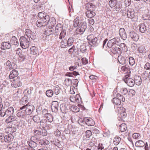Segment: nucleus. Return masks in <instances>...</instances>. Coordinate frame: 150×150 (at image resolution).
Segmentation results:
<instances>
[{
    "mask_svg": "<svg viewBox=\"0 0 150 150\" xmlns=\"http://www.w3.org/2000/svg\"><path fill=\"white\" fill-rule=\"evenodd\" d=\"M14 111V109L12 107H10L7 109L3 108L0 110V116L6 118L9 116L13 115Z\"/></svg>",
    "mask_w": 150,
    "mask_h": 150,
    "instance_id": "1",
    "label": "nucleus"
},
{
    "mask_svg": "<svg viewBox=\"0 0 150 150\" xmlns=\"http://www.w3.org/2000/svg\"><path fill=\"white\" fill-rule=\"evenodd\" d=\"M87 28L86 22L81 20L79 26L74 33V35H81L83 33Z\"/></svg>",
    "mask_w": 150,
    "mask_h": 150,
    "instance_id": "2",
    "label": "nucleus"
},
{
    "mask_svg": "<svg viewBox=\"0 0 150 150\" xmlns=\"http://www.w3.org/2000/svg\"><path fill=\"white\" fill-rule=\"evenodd\" d=\"M30 40L26 37H21L20 39V45L22 48L25 49L29 47Z\"/></svg>",
    "mask_w": 150,
    "mask_h": 150,
    "instance_id": "3",
    "label": "nucleus"
},
{
    "mask_svg": "<svg viewBox=\"0 0 150 150\" xmlns=\"http://www.w3.org/2000/svg\"><path fill=\"white\" fill-rule=\"evenodd\" d=\"M24 105L20 107L19 112L17 113V116L19 117L24 118L28 115L26 109Z\"/></svg>",
    "mask_w": 150,
    "mask_h": 150,
    "instance_id": "4",
    "label": "nucleus"
},
{
    "mask_svg": "<svg viewBox=\"0 0 150 150\" xmlns=\"http://www.w3.org/2000/svg\"><path fill=\"white\" fill-rule=\"evenodd\" d=\"M17 118L15 115H10L8 116V117L6 119L5 122L7 124H15L17 122ZM15 125V124H14Z\"/></svg>",
    "mask_w": 150,
    "mask_h": 150,
    "instance_id": "5",
    "label": "nucleus"
},
{
    "mask_svg": "<svg viewBox=\"0 0 150 150\" xmlns=\"http://www.w3.org/2000/svg\"><path fill=\"white\" fill-rule=\"evenodd\" d=\"M5 68L6 70H10L12 69H15L17 67V65L15 63H11L9 60H7L5 64Z\"/></svg>",
    "mask_w": 150,
    "mask_h": 150,
    "instance_id": "6",
    "label": "nucleus"
},
{
    "mask_svg": "<svg viewBox=\"0 0 150 150\" xmlns=\"http://www.w3.org/2000/svg\"><path fill=\"white\" fill-rule=\"evenodd\" d=\"M25 35L27 36V39L29 40H34L36 36L35 33L29 29H26L25 30Z\"/></svg>",
    "mask_w": 150,
    "mask_h": 150,
    "instance_id": "7",
    "label": "nucleus"
},
{
    "mask_svg": "<svg viewBox=\"0 0 150 150\" xmlns=\"http://www.w3.org/2000/svg\"><path fill=\"white\" fill-rule=\"evenodd\" d=\"M123 80L127 85L130 87H133L134 85V80L128 78L127 76L123 78Z\"/></svg>",
    "mask_w": 150,
    "mask_h": 150,
    "instance_id": "8",
    "label": "nucleus"
},
{
    "mask_svg": "<svg viewBox=\"0 0 150 150\" xmlns=\"http://www.w3.org/2000/svg\"><path fill=\"white\" fill-rule=\"evenodd\" d=\"M70 100L72 102H77L79 103H82L81 98L79 94L70 96Z\"/></svg>",
    "mask_w": 150,
    "mask_h": 150,
    "instance_id": "9",
    "label": "nucleus"
},
{
    "mask_svg": "<svg viewBox=\"0 0 150 150\" xmlns=\"http://www.w3.org/2000/svg\"><path fill=\"white\" fill-rule=\"evenodd\" d=\"M12 87L15 88L18 87L22 85V83L20 78L18 77L14 79L11 83Z\"/></svg>",
    "mask_w": 150,
    "mask_h": 150,
    "instance_id": "10",
    "label": "nucleus"
},
{
    "mask_svg": "<svg viewBox=\"0 0 150 150\" xmlns=\"http://www.w3.org/2000/svg\"><path fill=\"white\" fill-rule=\"evenodd\" d=\"M48 21L40 19L36 22V24L39 27L45 26L48 23Z\"/></svg>",
    "mask_w": 150,
    "mask_h": 150,
    "instance_id": "11",
    "label": "nucleus"
},
{
    "mask_svg": "<svg viewBox=\"0 0 150 150\" xmlns=\"http://www.w3.org/2000/svg\"><path fill=\"white\" fill-rule=\"evenodd\" d=\"M69 105L68 104H62L60 107L61 112L63 113H66L68 111V108H69Z\"/></svg>",
    "mask_w": 150,
    "mask_h": 150,
    "instance_id": "12",
    "label": "nucleus"
},
{
    "mask_svg": "<svg viewBox=\"0 0 150 150\" xmlns=\"http://www.w3.org/2000/svg\"><path fill=\"white\" fill-rule=\"evenodd\" d=\"M117 59L119 63L122 65H124L127 63L128 60V59L127 57H124L121 55L118 56Z\"/></svg>",
    "mask_w": 150,
    "mask_h": 150,
    "instance_id": "13",
    "label": "nucleus"
},
{
    "mask_svg": "<svg viewBox=\"0 0 150 150\" xmlns=\"http://www.w3.org/2000/svg\"><path fill=\"white\" fill-rule=\"evenodd\" d=\"M38 16L41 19L49 21V16L44 12L39 13Z\"/></svg>",
    "mask_w": 150,
    "mask_h": 150,
    "instance_id": "14",
    "label": "nucleus"
},
{
    "mask_svg": "<svg viewBox=\"0 0 150 150\" xmlns=\"http://www.w3.org/2000/svg\"><path fill=\"white\" fill-rule=\"evenodd\" d=\"M25 106L26 112L28 115H30L35 110V107L32 105H24Z\"/></svg>",
    "mask_w": 150,
    "mask_h": 150,
    "instance_id": "15",
    "label": "nucleus"
},
{
    "mask_svg": "<svg viewBox=\"0 0 150 150\" xmlns=\"http://www.w3.org/2000/svg\"><path fill=\"white\" fill-rule=\"evenodd\" d=\"M83 121L88 126H93L95 124L94 121L91 118H85L84 119Z\"/></svg>",
    "mask_w": 150,
    "mask_h": 150,
    "instance_id": "16",
    "label": "nucleus"
},
{
    "mask_svg": "<svg viewBox=\"0 0 150 150\" xmlns=\"http://www.w3.org/2000/svg\"><path fill=\"white\" fill-rule=\"evenodd\" d=\"M119 34L121 38L123 40H125L127 38V35L124 28H121L120 29Z\"/></svg>",
    "mask_w": 150,
    "mask_h": 150,
    "instance_id": "17",
    "label": "nucleus"
},
{
    "mask_svg": "<svg viewBox=\"0 0 150 150\" xmlns=\"http://www.w3.org/2000/svg\"><path fill=\"white\" fill-rule=\"evenodd\" d=\"M129 36L133 40L136 41L138 40L139 38L138 35L133 31L129 32Z\"/></svg>",
    "mask_w": 150,
    "mask_h": 150,
    "instance_id": "18",
    "label": "nucleus"
},
{
    "mask_svg": "<svg viewBox=\"0 0 150 150\" xmlns=\"http://www.w3.org/2000/svg\"><path fill=\"white\" fill-rule=\"evenodd\" d=\"M11 43L9 42H3L2 43L1 45V48L2 50H6L9 49L11 47Z\"/></svg>",
    "mask_w": 150,
    "mask_h": 150,
    "instance_id": "19",
    "label": "nucleus"
},
{
    "mask_svg": "<svg viewBox=\"0 0 150 150\" xmlns=\"http://www.w3.org/2000/svg\"><path fill=\"white\" fill-rule=\"evenodd\" d=\"M88 43L91 47L97 46L98 44L97 38L94 37L91 41L88 42Z\"/></svg>",
    "mask_w": 150,
    "mask_h": 150,
    "instance_id": "20",
    "label": "nucleus"
},
{
    "mask_svg": "<svg viewBox=\"0 0 150 150\" xmlns=\"http://www.w3.org/2000/svg\"><path fill=\"white\" fill-rule=\"evenodd\" d=\"M18 74V71L15 69H13L10 72L9 77L10 79H15L17 77Z\"/></svg>",
    "mask_w": 150,
    "mask_h": 150,
    "instance_id": "21",
    "label": "nucleus"
},
{
    "mask_svg": "<svg viewBox=\"0 0 150 150\" xmlns=\"http://www.w3.org/2000/svg\"><path fill=\"white\" fill-rule=\"evenodd\" d=\"M13 136L11 134H9L4 136V141L6 142L9 143L13 140Z\"/></svg>",
    "mask_w": 150,
    "mask_h": 150,
    "instance_id": "22",
    "label": "nucleus"
},
{
    "mask_svg": "<svg viewBox=\"0 0 150 150\" xmlns=\"http://www.w3.org/2000/svg\"><path fill=\"white\" fill-rule=\"evenodd\" d=\"M135 12L133 10L130 9L127 12V16L128 18L130 19L133 18L135 16Z\"/></svg>",
    "mask_w": 150,
    "mask_h": 150,
    "instance_id": "23",
    "label": "nucleus"
},
{
    "mask_svg": "<svg viewBox=\"0 0 150 150\" xmlns=\"http://www.w3.org/2000/svg\"><path fill=\"white\" fill-rule=\"evenodd\" d=\"M54 30L52 28L50 27L46 28L45 29L44 34L47 36H49L50 35L54 33Z\"/></svg>",
    "mask_w": 150,
    "mask_h": 150,
    "instance_id": "24",
    "label": "nucleus"
},
{
    "mask_svg": "<svg viewBox=\"0 0 150 150\" xmlns=\"http://www.w3.org/2000/svg\"><path fill=\"white\" fill-rule=\"evenodd\" d=\"M111 51L114 54H117L120 55L122 53L121 49L117 47H113L111 49Z\"/></svg>",
    "mask_w": 150,
    "mask_h": 150,
    "instance_id": "25",
    "label": "nucleus"
},
{
    "mask_svg": "<svg viewBox=\"0 0 150 150\" xmlns=\"http://www.w3.org/2000/svg\"><path fill=\"white\" fill-rule=\"evenodd\" d=\"M81 20H83L82 18L77 17L74 21V28L78 27Z\"/></svg>",
    "mask_w": 150,
    "mask_h": 150,
    "instance_id": "26",
    "label": "nucleus"
},
{
    "mask_svg": "<svg viewBox=\"0 0 150 150\" xmlns=\"http://www.w3.org/2000/svg\"><path fill=\"white\" fill-rule=\"evenodd\" d=\"M117 41L115 38H113L109 40L107 44L108 47L110 48L114 45L116 44Z\"/></svg>",
    "mask_w": 150,
    "mask_h": 150,
    "instance_id": "27",
    "label": "nucleus"
},
{
    "mask_svg": "<svg viewBox=\"0 0 150 150\" xmlns=\"http://www.w3.org/2000/svg\"><path fill=\"white\" fill-rule=\"evenodd\" d=\"M86 16L89 18H91L96 15L95 12L91 10H88L86 11Z\"/></svg>",
    "mask_w": 150,
    "mask_h": 150,
    "instance_id": "28",
    "label": "nucleus"
},
{
    "mask_svg": "<svg viewBox=\"0 0 150 150\" xmlns=\"http://www.w3.org/2000/svg\"><path fill=\"white\" fill-rule=\"evenodd\" d=\"M11 43L13 45L18 46L19 45V42L18 40L14 36L12 37L10 40Z\"/></svg>",
    "mask_w": 150,
    "mask_h": 150,
    "instance_id": "29",
    "label": "nucleus"
},
{
    "mask_svg": "<svg viewBox=\"0 0 150 150\" xmlns=\"http://www.w3.org/2000/svg\"><path fill=\"white\" fill-rule=\"evenodd\" d=\"M134 83L137 85H141L142 83V79L140 76H136L134 77Z\"/></svg>",
    "mask_w": 150,
    "mask_h": 150,
    "instance_id": "30",
    "label": "nucleus"
},
{
    "mask_svg": "<svg viewBox=\"0 0 150 150\" xmlns=\"http://www.w3.org/2000/svg\"><path fill=\"white\" fill-rule=\"evenodd\" d=\"M53 93L56 95H58L60 92V88L58 85H56L54 86L52 89Z\"/></svg>",
    "mask_w": 150,
    "mask_h": 150,
    "instance_id": "31",
    "label": "nucleus"
},
{
    "mask_svg": "<svg viewBox=\"0 0 150 150\" xmlns=\"http://www.w3.org/2000/svg\"><path fill=\"white\" fill-rule=\"evenodd\" d=\"M139 31L141 33H144L146 30V26L144 23L139 25Z\"/></svg>",
    "mask_w": 150,
    "mask_h": 150,
    "instance_id": "32",
    "label": "nucleus"
},
{
    "mask_svg": "<svg viewBox=\"0 0 150 150\" xmlns=\"http://www.w3.org/2000/svg\"><path fill=\"white\" fill-rule=\"evenodd\" d=\"M8 133L11 134L15 132L16 130V129L14 127H8L6 129Z\"/></svg>",
    "mask_w": 150,
    "mask_h": 150,
    "instance_id": "33",
    "label": "nucleus"
},
{
    "mask_svg": "<svg viewBox=\"0 0 150 150\" xmlns=\"http://www.w3.org/2000/svg\"><path fill=\"white\" fill-rule=\"evenodd\" d=\"M13 97L17 98H19L21 94V92L18 89H17L13 91Z\"/></svg>",
    "mask_w": 150,
    "mask_h": 150,
    "instance_id": "34",
    "label": "nucleus"
},
{
    "mask_svg": "<svg viewBox=\"0 0 150 150\" xmlns=\"http://www.w3.org/2000/svg\"><path fill=\"white\" fill-rule=\"evenodd\" d=\"M80 51L82 53H84L86 51V44L83 43L80 46Z\"/></svg>",
    "mask_w": 150,
    "mask_h": 150,
    "instance_id": "35",
    "label": "nucleus"
},
{
    "mask_svg": "<svg viewBox=\"0 0 150 150\" xmlns=\"http://www.w3.org/2000/svg\"><path fill=\"white\" fill-rule=\"evenodd\" d=\"M63 30L61 24H57L55 27V33H58Z\"/></svg>",
    "mask_w": 150,
    "mask_h": 150,
    "instance_id": "36",
    "label": "nucleus"
},
{
    "mask_svg": "<svg viewBox=\"0 0 150 150\" xmlns=\"http://www.w3.org/2000/svg\"><path fill=\"white\" fill-rule=\"evenodd\" d=\"M65 75L66 76L69 77H73V75L77 76L79 75V74L78 72L74 71L71 72H67Z\"/></svg>",
    "mask_w": 150,
    "mask_h": 150,
    "instance_id": "37",
    "label": "nucleus"
},
{
    "mask_svg": "<svg viewBox=\"0 0 150 150\" xmlns=\"http://www.w3.org/2000/svg\"><path fill=\"white\" fill-rule=\"evenodd\" d=\"M49 22L50 23V25L51 26V28L54 26L56 24V20L52 17L50 18H49Z\"/></svg>",
    "mask_w": 150,
    "mask_h": 150,
    "instance_id": "38",
    "label": "nucleus"
},
{
    "mask_svg": "<svg viewBox=\"0 0 150 150\" xmlns=\"http://www.w3.org/2000/svg\"><path fill=\"white\" fill-rule=\"evenodd\" d=\"M144 143L142 140L138 141L135 143V146L137 147H142L144 146Z\"/></svg>",
    "mask_w": 150,
    "mask_h": 150,
    "instance_id": "39",
    "label": "nucleus"
},
{
    "mask_svg": "<svg viewBox=\"0 0 150 150\" xmlns=\"http://www.w3.org/2000/svg\"><path fill=\"white\" fill-rule=\"evenodd\" d=\"M69 109L71 110L74 112H77L79 111L80 109L76 106L69 105Z\"/></svg>",
    "mask_w": 150,
    "mask_h": 150,
    "instance_id": "40",
    "label": "nucleus"
},
{
    "mask_svg": "<svg viewBox=\"0 0 150 150\" xmlns=\"http://www.w3.org/2000/svg\"><path fill=\"white\" fill-rule=\"evenodd\" d=\"M31 53L33 55H35L37 54L38 50L37 48L35 46H32L30 48Z\"/></svg>",
    "mask_w": 150,
    "mask_h": 150,
    "instance_id": "41",
    "label": "nucleus"
},
{
    "mask_svg": "<svg viewBox=\"0 0 150 150\" xmlns=\"http://www.w3.org/2000/svg\"><path fill=\"white\" fill-rule=\"evenodd\" d=\"M121 141V138L118 136H117L113 139V142L114 144L115 145L118 144Z\"/></svg>",
    "mask_w": 150,
    "mask_h": 150,
    "instance_id": "42",
    "label": "nucleus"
},
{
    "mask_svg": "<svg viewBox=\"0 0 150 150\" xmlns=\"http://www.w3.org/2000/svg\"><path fill=\"white\" fill-rule=\"evenodd\" d=\"M27 142L29 146L32 148L37 147L36 143L33 141L30 140L28 141Z\"/></svg>",
    "mask_w": 150,
    "mask_h": 150,
    "instance_id": "43",
    "label": "nucleus"
},
{
    "mask_svg": "<svg viewBox=\"0 0 150 150\" xmlns=\"http://www.w3.org/2000/svg\"><path fill=\"white\" fill-rule=\"evenodd\" d=\"M112 102L116 105H120L121 104V102L117 97L114 98L112 100Z\"/></svg>",
    "mask_w": 150,
    "mask_h": 150,
    "instance_id": "44",
    "label": "nucleus"
},
{
    "mask_svg": "<svg viewBox=\"0 0 150 150\" xmlns=\"http://www.w3.org/2000/svg\"><path fill=\"white\" fill-rule=\"evenodd\" d=\"M56 103V105H54L52 104V109L53 111L57 112L58 111V103L57 102H55Z\"/></svg>",
    "mask_w": 150,
    "mask_h": 150,
    "instance_id": "45",
    "label": "nucleus"
},
{
    "mask_svg": "<svg viewBox=\"0 0 150 150\" xmlns=\"http://www.w3.org/2000/svg\"><path fill=\"white\" fill-rule=\"evenodd\" d=\"M120 131L121 132H124L125 131L127 128L126 125L125 124H122L120 126Z\"/></svg>",
    "mask_w": 150,
    "mask_h": 150,
    "instance_id": "46",
    "label": "nucleus"
},
{
    "mask_svg": "<svg viewBox=\"0 0 150 150\" xmlns=\"http://www.w3.org/2000/svg\"><path fill=\"white\" fill-rule=\"evenodd\" d=\"M146 4V3L145 2H144L143 3H140L138 4L137 8L139 10L143 9L145 6V5Z\"/></svg>",
    "mask_w": 150,
    "mask_h": 150,
    "instance_id": "47",
    "label": "nucleus"
},
{
    "mask_svg": "<svg viewBox=\"0 0 150 150\" xmlns=\"http://www.w3.org/2000/svg\"><path fill=\"white\" fill-rule=\"evenodd\" d=\"M74 40L73 38L71 37H70L67 40V46H70L72 45L73 43Z\"/></svg>",
    "mask_w": 150,
    "mask_h": 150,
    "instance_id": "48",
    "label": "nucleus"
},
{
    "mask_svg": "<svg viewBox=\"0 0 150 150\" xmlns=\"http://www.w3.org/2000/svg\"><path fill=\"white\" fill-rule=\"evenodd\" d=\"M86 8L87 10H91V8H94L95 6L91 3H87L86 4Z\"/></svg>",
    "mask_w": 150,
    "mask_h": 150,
    "instance_id": "49",
    "label": "nucleus"
},
{
    "mask_svg": "<svg viewBox=\"0 0 150 150\" xmlns=\"http://www.w3.org/2000/svg\"><path fill=\"white\" fill-rule=\"evenodd\" d=\"M117 0H110L109 2V4L111 7H114L117 4Z\"/></svg>",
    "mask_w": 150,
    "mask_h": 150,
    "instance_id": "50",
    "label": "nucleus"
},
{
    "mask_svg": "<svg viewBox=\"0 0 150 150\" xmlns=\"http://www.w3.org/2000/svg\"><path fill=\"white\" fill-rule=\"evenodd\" d=\"M67 40H66L65 39L62 40L61 42V47L63 48H66L67 46Z\"/></svg>",
    "mask_w": 150,
    "mask_h": 150,
    "instance_id": "51",
    "label": "nucleus"
},
{
    "mask_svg": "<svg viewBox=\"0 0 150 150\" xmlns=\"http://www.w3.org/2000/svg\"><path fill=\"white\" fill-rule=\"evenodd\" d=\"M54 93L53 90H48L46 91V94L49 97H51L53 95Z\"/></svg>",
    "mask_w": 150,
    "mask_h": 150,
    "instance_id": "52",
    "label": "nucleus"
},
{
    "mask_svg": "<svg viewBox=\"0 0 150 150\" xmlns=\"http://www.w3.org/2000/svg\"><path fill=\"white\" fill-rule=\"evenodd\" d=\"M149 72V71L146 70L144 71L142 74V77L145 79L148 78Z\"/></svg>",
    "mask_w": 150,
    "mask_h": 150,
    "instance_id": "53",
    "label": "nucleus"
},
{
    "mask_svg": "<svg viewBox=\"0 0 150 150\" xmlns=\"http://www.w3.org/2000/svg\"><path fill=\"white\" fill-rule=\"evenodd\" d=\"M66 34V30L64 29L62 30L60 33L59 36V39H62V38H64Z\"/></svg>",
    "mask_w": 150,
    "mask_h": 150,
    "instance_id": "54",
    "label": "nucleus"
},
{
    "mask_svg": "<svg viewBox=\"0 0 150 150\" xmlns=\"http://www.w3.org/2000/svg\"><path fill=\"white\" fill-rule=\"evenodd\" d=\"M116 97L121 102H124L125 101V98L120 93H117L116 95Z\"/></svg>",
    "mask_w": 150,
    "mask_h": 150,
    "instance_id": "55",
    "label": "nucleus"
},
{
    "mask_svg": "<svg viewBox=\"0 0 150 150\" xmlns=\"http://www.w3.org/2000/svg\"><path fill=\"white\" fill-rule=\"evenodd\" d=\"M116 111L118 112V114L122 112H124L125 111V109L122 107H117Z\"/></svg>",
    "mask_w": 150,
    "mask_h": 150,
    "instance_id": "56",
    "label": "nucleus"
},
{
    "mask_svg": "<svg viewBox=\"0 0 150 150\" xmlns=\"http://www.w3.org/2000/svg\"><path fill=\"white\" fill-rule=\"evenodd\" d=\"M120 92L123 95H126L128 92L127 88H122L120 89Z\"/></svg>",
    "mask_w": 150,
    "mask_h": 150,
    "instance_id": "57",
    "label": "nucleus"
},
{
    "mask_svg": "<svg viewBox=\"0 0 150 150\" xmlns=\"http://www.w3.org/2000/svg\"><path fill=\"white\" fill-rule=\"evenodd\" d=\"M120 47L124 52H126L127 50V47L124 43H121L120 45Z\"/></svg>",
    "mask_w": 150,
    "mask_h": 150,
    "instance_id": "58",
    "label": "nucleus"
},
{
    "mask_svg": "<svg viewBox=\"0 0 150 150\" xmlns=\"http://www.w3.org/2000/svg\"><path fill=\"white\" fill-rule=\"evenodd\" d=\"M128 61L129 62V64L131 66L133 65L135 63V61L134 58L132 57H130L128 59Z\"/></svg>",
    "mask_w": 150,
    "mask_h": 150,
    "instance_id": "59",
    "label": "nucleus"
},
{
    "mask_svg": "<svg viewBox=\"0 0 150 150\" xmlns=\"http://www.w3.org/2000/svg\"><path fill=\"white\" fill-rule=\"evenodd\" d=\"M139 52L140 53H143L146 52V50L144 46H141L138 49Z\"/></svg>",
    "mask_w": 150,
    "mask_h": 150,
    "instance_id": "60",
    "label": "nucleus"
},
{
    "mask_svg": "<svg viewBox=\"0 0 150 150\" xmlns=\"http://www.w3.org/2000/svg\"><path fill=\"white\" fill-rule=\"evenodd\" d=\"M98 147L99 149L102 150L104 149V150H106L108 149V147L105 146L104 145L101 143H99L98 144Z\"/></svg>",
    "mask_w": 150,
    "mask_h": 150,
    "instance_id": "61",
    "label": "nucleus"
},
{
    "mask_svg": "<svg viewBox=\"0 0 150 150\" xmlns=\"http://www.w3.org/2000/svg\"><path fill=\"white\" fill-rule=\"evenodd\" d=\"M33 120L35 122L37 123H38L40 121V117L38 115H35L33 117Z\"/></svg>",
    "mask_w": 150,
    "mask_h": 150,
    "instance_id": "62",
    "label": "nucleus"
},
{
    "mask_svg": "<svg viewBox=\"0 0 150 150\" xmlns=\"http://www.w3.org/2000/svg\"><path fill=\"white\" fill-rule=\"evenodd\" d=\"M47 116H46V118L49 122H52L53 120V117L51 114L50 113L47 114Z\"/></svg>",
    "mask_w": 150,
    "mask_h": 150,
    "instance_id": "63",
    "label": "nucleus"
},
{
    "mask_svg": "<svg viewBox=\"0 0 150 150\" xmlns=\"http://www.w3.org/2000/svg\"><path fill=\"white\" fill-rule=\"evenodd\" d=\"M142 18L144 20H150V16L148 14H144L142 16Z\"/></svg>",
    "mask_w": 150,
    "mask_h": 150,
    "instance_id": "64",
    "label": "nucleus"
}]
</instances>
